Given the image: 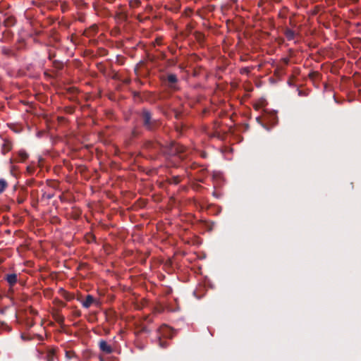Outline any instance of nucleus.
Returning <instances> with one entry per match:
<instances>
[{"instance_id": "7c9ffc66", "label": "nucleus", "mask_w": 361, "mask_h": 361, "mask_svg": "<svg viewBox=\"0 0 361 361\" xmlns=\"http://www.w3.org/2000/svg\"><path fill=\"white\" fill-rule=\"evenodd\" d=\"M298 94H299V96H304V95H305V94L303 93V92H302V91H301V90H299V91H298Z\"/></svg>"}, {"instance_id": "0eeeda50", "label": "nucleus", "mask_w": 361, "mask_h": 361, "mask_svg": "<svg viewBox=\"0 0 361 361\" xmlns=\"http://www.w3.org/2000/svg\"><path fill=\"white\" fill-rule=\"evenodd\" d=\"M4 279L8 282L10 286H14L18 281V276L16 274H6Z\"/></svg>"}, {"instance_id": "f3484780", "label": "nucleus", "mask_w": 361, "mask_h": 361, "mask_svg": "<svg viewBox=\"0 0 361 361\" xmlns=\"http://www.w3.org/2000/svg\"><path fill=\"white\" fill-rule=\"evenodd\" d=\"M60 291L62 293V296L67 300H71L73 298V296L64 290L63 289H61Z\"/></svg>"}, {"instance_id": "bb28decb", "label": "nucleus", "mask_w": 361, "mask_h": 361, "mask_svg": "<svg viewBox=\"0 0 361 361\" xmlns=\"http://www.w3.org/2000/svg\"><path fill=\"white\" fill-rule=\"evenodd\" d=\"M2 325L5 326V329H6L8 331H11V328L8 326L6 324L3 323Z\"/></svg>"}, {"instance_id": "6e6552de", "label": "nucleus", "mask_w": 361, "mask_h": 361, "mask_svg": "<svg viewBox=\"0 0 361 361\" xmlns=\"http://www.w3.org/2000/svg\"><path fill=\"white\" fill-rule=\"evenodd\" d=\"M12 143L8 140H5L2 146H1V152L3 154H6L7 152L12 149Z\"/></svg>"}, {"instance_id": "2f4dec72", "label": "nucleus", "mask_w": 361, "mask_h": 361, "mask_svg": "<svg viewBox=\"0 0 361 361\" xmlns=\"http://www.w3.org/2000/svg\"><path fill=\"white\" fill-rule=\"evenodd\" d=\"M233 3H237L238 0H231Z\"/></svg>"}, {"instance_id": "5701e85b", "label": "nucleus", "mask_w": 361, "mask_h": 361, "mask_svg": "<svg viewBox=\"0 0 361 361\" xmlns=\"http://www.w3.org/2000/svg\"><path fill=\"white\" fill-rule=\"evenodd\" d=\"M73 315L75 317H80L81 316V311L79 310L75 309L73 312Z\"/></svg>"}, {"instance_id": "cd10ccee", "label": "nucleus", "mask_w": 361, "mask_h": 361, "mask_svg": "<svg viewBox=\"0 0 361 361\" xmlns=\"http://www.w3.org/2000/svg\"><path fill=\"white\" fill-rule=\"evenodd\" d=\"M141 331L142 332H149V331L148 330V329L146 326H143L141 329Z\"/></svg>"}, {"instance_id": "423d86ee", "label": "nucleus", "mask_w": 361, "mask_h": 361, "mask_svg": "<svg viewBox=\"0 0 361 361\" xmlns=\"http://www.w3.org/2000/svg\"><path fill=\"white\" fill-rule=\"evenodd\" d=\"M95 298L92 295H87L85 299L82 302V305L85 308H89L92 304L96 303Z\"/></svg>"}, {"instance_id": "a878e982", "label": "nucleus", "mask_w": 361, "mask_h": 361, "mask_svg": "<svg viewBox=\"0 0 361 361\" xmlns=\"http://www.w3.org/2000/svg\"><path fill=\"white\" fill-rule=\"evenodd\" d=\"M132 135L133 137H137L139 135V132L135 128H134L132 131Z\"/></svg>"}, {"instance_id": "aec40b11", "label": "nucleus", "mask_w": 361, "mask_h": 361, "mask_svg": "<svg viewBox=\"0 0 361 361\" xmlns=\"http://www.w3.org/2000/svg\"><path fill=\"white\" fill-rule=\"evenodd\" d=\"M250 68H248V67H244V68H242L240 69V73L241 74H243H243H245V75H248V74L250 73Z\"/></svg>"}, {"instance_id": "b1692460", "label": "nucleus", "mask_w": 361, "mask_h": 361, "mask_svg": "<svg viewBox=\"0 0 361 361\" xmlns=\"http://www.w3.org/2000/svg\"><path fill=\"white\" fill-rule=\"evenodd\" d=\"M204 36L202 33L198 32L197 33V39L199 41H201L204 39Z\"/></svg>"}, {"instance_id": "4be33fe9", "label": "nucleus", "mask_w": 361, "mask_h": 361, "mask_svg": "<svg viewBox=\"0 0 361 361\" xmlns=\"http://www.w3.org/2000/svg\"><path fill=\"white\" fill-rule=\"evenodd\" d=\"M75 356V354L73 351H66V357L68 358V359H71L73 357Z\"/></svg>"}, {"instance_id": "4468645a", "label": "nucleus", "mask_w": 361, "mask_h": 361, "mask_svg": "<svg viewBox=\"0 0 361 361\" xmlns=\"http://www.w3.org/2000/svg\"><path fill=\"white\" fill-rule=\"evenodd\" d=\"M8 187L6 180L4 178H0V194L2 193Z\"/></svg>"}, {"instance_id": "6ab92c4d", "label": "nucleus", "mask_w": 361, "mask_h": 361, "mask_svg": "<svg viewBox=\"0 0 361 361\" xmlns=\"http://www.w3.org/2000/svg\"><path fill=\"white\" fill-rule=\"evenodd\" d=\"M158 341H159V345L160 347L163 348H165L168 346V343L166 341H163L161 340V338L160 337H158Z\"/></svg>"}, {"instance_id": "1a4fd4ad", "label": "nucleus", "mask_w": 361, "mask_h": 361, "mask_svg": "<svg viewBox=\"0 0 361 361\" xmlns=\"http://www.w3.org/2000/svg\"><path fill=\"white\" fill-rule=\"evenodd\" d=\"M1 52L2 54H4V56H6L7 57L15 56V53H14L13 50L11 49V48L5 47V46L1 47Z\"/></svg>"}, {"instance_id": "412c9836", "label": "nucleus", "mask_w": 361, "mask_h": 361, "mask_svg": "<svg viewBox=\"0 0 361 361\" xmlns=\"http://www.w3.org/2000/svg\"><path fill=\"white\" fill-rule=\"evenodd\" d=\"M54 303L60 307H64L66 306V303L58 299L54 300Z\"/></svg>"}, {"instance_id": "a211bd4d", "label": "nucleus", "mask_w": 361, "mask_h": 361, "mask_svg": "<svg viewBox=\"0 0 361 361\" xmlns=\"http://www.w3.org/2000/svg\"><path fill=\"white\" fill-rule=\"evenodd\" d=\"M141 4V1L140 0H131L129 2V5L131 8H137Z\"/></svg>"}, {"instance_id": "39448f33", "label": "nucleus", "mask_w": 361, "mask_h": 361, "mask_svg": "<svg viewBox=\"0 0 361 361\" xmlns=\"http://www.w3.org/2000/svg\"><path fill=\"white\" fill-rule=\"evenodd\" d=\"M99 348L101 351L106 354H111L113 353V348L107 343V342L104 340H101L99 342Z\"/></svg>"}, {"instance_id": "393cba45", "label": "nucleus", "mask_w": 361, "mask_h": 361, "mask_svg": "<svg viewBox=\"0 0 361 361\" xmlns=\"http://www.w3.org/2000/svg\"><path fill=\"white\" fill-rule=\"evenodd\" d=\"M43 195H44V197H46V198L48 199V200H51V199H52L54 197V194H50V193L46 194V193H44Z\"/></svg>"}, {"instance_id": "9b49d317", "label": "nucleus", "mask_w": 361, "mask_h": 361, "mask_svg": "<svg viewBox=\"0 0 361 361\" xmlns=\"http://www.w3.org/2000/svg\"><path fill=\"white\" fill-rule=\"evenodd\" d=\"M283 33L289 41L293 40L295 38V32L290 28H286Z\"/></svg>"}, {"instance_id": "7ed1b4c3", "label": "nucleus", "mask_w": 361, "mask_h": 361, "mask_svg": "<svg viewBox=\"0 0 361 361\" xmlns=\"http://www.w3.org/2000/svg\"><path fill=\"white\" fill-rule=\"evenodd\" d=\"M173 334V329L165 324L161 326L158 329V337L160 338H172Z\"/></svg>"}, {"instance_id": "c85d7f7f", "label": "nucleus", "mask_w": 361, "mask_h": 361, "mask_svg": "<svg viewBox=\"0 0 361 361\" xmlns=\"http://www.w3.org/2000/svg\"><path fill=\"white\" fill-rule=\"evenodd\" d=\"M283 61L286 65L288 64L289 63V59L288 58L283 59Z\"/></svg>"}, {"instance_id": "c756f323", "label": "nucleus", "mask_w": 361, "mask_h": 361, "mask_svg": "<svg viewBox=\"0 0 361 361\" xmlns=\"http://www.w3.org/2000/svg\"><path fill=\"white\" fill-rule=\"evenodd\" d=\"M54 56V54H53V55H52L51 54H49V59L50 61H51Z\"/></svg>"}, {"instance_id": "ddd939ff", "label": "nucleus", "mask_w": 361, "mask_h": 361, "mask_svg": "<svg viewBox=\"0 0 361 361\" xmlns=\"http://www.w3.org/2000/svg\"><path fill=\"white\" fill-rule=\"evenodd\" d=\"M55 352H56V350L54 348L49 349L47 350L46 357H45L47 361H54V360Z\"/></svg>"}, {"instance_id": "2eb2a0df", "label": "nucleus", "mask_w": 361, "mask_h": 361, "mask_svg": "<svg viewBox=\"0 0 361 361\" xmlns=\"http://www.w3.org/2000/svg\"><path fill=\"white\" fill-rule=\"evenodd\" d=\"M53 66L57 70H61L63 68V63L60 61L54 60Z\"/></svg>"}, {"instance_id": "f257e3e1", "label": "nucleus", "mask_w": 361, "mask_h": 361, "mask_svg": "<svg viewBox=\"0 0 361 361\" xmlns=\"http://www.w3.org/2000/svg\"><path fill=\"white\" fill-rule=\"evenodd\" d=\"M142 121L143 127L149 130L154 131L159 126V121L152 118L150 111L147 109H142L138 114Z\"/></svg>"}, {"instance_id": "9d476101", "label": "nucleus", "mask_w": 361, "mask_h": 361, "mask_svg": "<svg viewBox=\"0 0 361 361\" xmlns=\"http://www.w3.org/2000/svg\"><path fill=\"white\" fill-rule=\"evenodd\" d=\"M53 318L57 323L61 325L63 324L65 321V317L60 314L59 310H56L54 313H53Z\"/></svg>"}, {"instance_id": "f03ea898", "label": "nucleus", "mask_w": 361, "mask_h": 361, "mask_svg": "<svg viewBox=\"0 0 361 361\" xmlns=\"http://www.w3.org/2000/svg\"><path fill=\"white\" fill-rule=\"evenodd\" d=\"M185 147L179 144L172 142L171 143L166 149V153L169 154L170 156H180V158H183L181 154L185 152Z\"/></svg>"}, {"instance_id": "20e7f679", "label": "nucleus", "mask_w": 361, "mask_h": 361, "mask_svg": "<svg viewBox=\"0 0 361 361\" xmlns=\"http://www.w3.org/2000/svg\"><path fill=\"white\" fill-rule=\"evenodd\" d=\"M164 81L167 83L169 88L175 90L176 88V85L178 82L176 75L170 73L166 75L165 78H163Z\"/></svg>"}, {"instance_id": "f8f14e48", "label": "nucleus", "mask_w": 361, "mask_h": 361, "mask_svg": "<svg viewBox=\"0 0 361 361\" xmlns=\"http://www.w3.org/2000/svg\"><path fill=\"white\" fill-rule=\"evenodd\" d=\"M28 158V154L25 150H20L18 152L17 161H24Z\"/></svg>"}, {"instance_id": "dca6fc26", "label": "nucleus", "mask_w": 361, "mask_h": 361, "mask_svg": "<svg viewBox=\"0 0 361 361\" xmlns=\"http://www.w3.org/2000/svg\"><path fill=\"white\" fill-rule=\"evenodd\" d=\"M180 181V178L179 176H173L169 179V183L170 184L178 185Z\"/></svg>"}]
</instances>
